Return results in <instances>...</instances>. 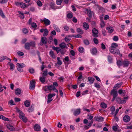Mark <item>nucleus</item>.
Listing matches in <instances>:
<instances>
[{
  "label": "nucleus",
  "instance_id": "1",
  "mask_svg": "<svg viewBox=\"0 0 132 132\" xmlns=\"http://www.w3.org/2000/svg\"><path fill=\"white\" fill-rule=\"evenodd\" d=\"M35 43L34 41H31L30 43L27 42L24 45V48L27 50H29L30 49V46L35 47Z\"/></svg>",
  "mask_w": 132,
  "mask_h": 132
},
{
  "label": "nucleus",
  "instance_id": "2",
  "mask_svg": "<svg viewBox=\"0 0 132 132\" xmlns=\"http://www.w3.org/2000/svg\"><path fill=\"white\" fill-rule=\"evenodd\" d=\"M110 94L111 95H112L113 96V97L112 100V101L113 102L115 100L116 98L118 96V94L117 93V91L115 89H113L111 90Z\"/></svg>",
  "mask_w": 132,
  "mask_h": 132
},
{
  "label": "nucleus",
  "instance_id": "3",
  "mask_svg": "<svg viewBox=\"0 0 132 132\" xmlns=\"http://www.w3.org/2000/svg\"><path fill=\"white\" fill-rule=\"evenodd\" d=\"M109 50L110 52L112 53L116 54H118L120 56H122V54H120V52L119 49H109Z\"/></svg>",
  "mask_w": 132,
  "mask_h": 132
},
{
  "label": "nucleus",
  "instance_id": "4",
  "mask_svg": "<svg viewBox=\"0 0 132 132\" xmlns=\"http://www.w3.org/2000/svg\"><path fill=\"white\" fill-rule=\"evenodd\" d=\"M19 117L24 122H26L27 121V118L24 116V114L22 112H21L19 114Z\"/></svg>",
  "mask_w": 132,
  "mask_h": 132
},
{
  "label": "nucleus",
  "instance_id": "5",
  "mask_svg": "<svg viewBox=\"0 0 132 132\" xmlns=\"http://www.w3.org/2000/svg\"><path fill=\"white\" fill-rule=\"evenodd\" d=\"M40 21L43 23L44 22V24L46 26H48L51 23V22L48 19L45 18L43 19H41Z\"/></svg>",
  "mask_w": 132,
  "mask_h": 132
},
{
  "label": "nucleus",
  "instance_id": "6",
  "mask_svg": "<svg viewBox=\"0 0 132 132\" xmlns=\"http://www.w3.org/2000/svg\"><path fill=\"white\" fill-rule=\"evenodd\" d=\"M35 82L34 81L31 80L30 81L29 88L31 90H33L35 88Z\"/></svg>",
  "mask_w": 132,
  "mask_h": 132
},
{
  "label": "nucleus",
  "instance_id": "7",
  "mask_svg": "<svg viewBox=\"0 0 132 132\" xmlns=\"http://www.w3.org/2000/svg\"><path fill=\"white\" fill-rule=\"evenodd\" d=\"M41 42L40 43V45L42 46L43 44H46L47 42V38L46 37H42L41 38Z\"/></svg>",
  "mask_w": 132,
  "mask_h": 132
},
{
  "label": "nucleus",
  "instance_id": "8",
  "mask_svg": "<svg viewBox=\"0 0 132 132\" xmlns=\"http://www.w3.org/2000/svg\"><path fill=\"white\" fill-rule=\"evenodd\" d=\"M92 32L93 36L94 37H98L97 34L98 33V31L97 29L95 28H93L92 30Z\"/></svg>",
  "mask_w": 132,
  "mask_h": 132
},
{
  "label": "nucleus",
  "instance_id": "9",
  "mask_svg": "<svg viewBox=\"0 0 132 132\" xmlns=\"http://www.w3.org/2000/svg\"><path fill=\"white\" fill-rule=\"evenodd\" d=\"M130 119V117L127 115H125L123 117V120L125 122H128L129 121Z\"/></svg>",
  "mask_w": 132,
  "mask_h": 132
},
{
  "label": "nucleus",
  "instance_id": "10",
  "mask_svg": "<svg viewBox=\"0 0 132 132\" xmlns=\"http://www.w3.org/2000/svg\"><path fill=\"white\" fill-rule=\"evenodd\" d=\"M90 52L92 55H96L97 53V50L96 48H93L90 50Z\"/></svg>",
  "mask_w": 132,
  "mask_h": 132
},
{
  "label": "nucleus",
  "instance_id": "11",
  "mask_svg": "<svg viewBox=\"0 0 132 132\" xmlns=\"http://www.w3.org/2000/svg\"><path fill=\"white\" fill-rule=\"evenodd\" d=\"M94 118L97 121H103L104 118L102 117H94Z\"/></svg>",
  "mask_w": 132,
  "mask_h": 132
},
{
  "label": "nucleus",
  "instance_id": "12",
  "mask_svg": "<svg viewBox=\"0 0 132 132\" xmlns=\"http://www.w3.org/2000/svg\"><path fill=\"white\" fill-rule=\"evenodd\" d=\"M34 129L35 131H39L40 129V127L39 125L36 124L34 126Z\"/></svg>",
  "mask_w": 132,
  "mask_h": 132
},
{
  "label": "nucleus",
  "instance_id": "13",
  "mask_svg": "<svg viewBox=\"0 0 132 132\" xmlns=\"http://www.w3.org/2000/svg\"><path fill=\"white\" fill-rule=\"evenodd\" d=\"M52 97V96L51 94H48L47 96L48 100L47 101V104H49L52 100V99H51Z\"/></svg>",
  "mask_w": 132,
  "mask_h": 132
},
{
  "label": "nucleus",
  "instance_id": "14",
  "mask_svg": "<svg viewBox=\"0 0 132 132\" xmlns=\"http://www.w3.org/2000/svg\"><path fill=\"white\" fill-rule=\"evenodd\" d=\"M122 82L118 83L116 84L113 87V89H118L120 87L122 84Z\"/></svg>",
  "mask_w": 132,
  "mask_h": 132
},
{
  "label": "nucleus",
  "instance_id": "15",
  "mask_svg": "<svg viewBox=\"0 0 132 132\" xmlns=\"http://www.w3.org/2000/svg\"><path fill=\"white\" fill-rule=\"evenodd\" d=\"M80 112V109H77L75 110L73 113V114L75 116L78 115Z\"/></svg>",
  "mask_w": 132,
  "mask_h": 132
},
{
  "label": "nucleus",
  "instance_id": "16",
  "mask_svg": "<svg viewBox=\"0 0 132 132\" xmlns=\"http://www.w3.org/2000/svg\"><path fill=\"white\" fill-rule=\"evenodd\" d=\"M129 62V61H124L122 62V65L124 67H128V66Z\"/></svg>",
  "mask_w": 132,
  "mask_h": 132
},
{
  "label": "nucleus",
  "instance_id": "17",
  "mask_svg": "<svg viewBox=\"0 0 132 132\" xmlns=\"http://www.w3.org/2000/svg\"><path fill=\"white\" fill-rule=\"evenodd\" d=\"M43 72H41L40 74L42 75V76L46 77L48 75V71L47 69H45L42 71Z\"/></svg>",
  "mask_w": 132,
  "mask_h": 132
},
{
  "label": "nucleus",
  "instance_id": "18",
  "mask_svg": "<svg viewBox=\"0 0 132 132\" xmlns=\"http://www.w3.org/2000/svg\"><path fill=\"white\" fill-rule=\"evenodd\" d=\"M118 46V44L115 43H113L111 44V46L109 47V49H114L116 48Z\"/></svg>",
  "mask_w": 132,
  "mask_h": 132
},
{
  "label": "nucleus",
  "instance_id": "19",
  "mask_svg": "<svg viewBox=\"0 0 132 132\" xmlns=\"http://www.w3.org/2000/svg\"><path fill=\"white\" fill-rule=\"evenodd\" d=\"M21 93V91L19 88H17L15 90V94L17 95H20Z\"/></svg>",
  "mask_w": 132,
  "mask_h": 132
},
{
  "label": "nucleus",
  "instance_id": "20",
  "mask_svg": "<svg viewBox=\"0 0 132 132\" xmlns=\"http://www.w3.org/2000/svg\"><path fill=\"white\" fill-rule=\"evenodd\" d=\"M60 58L59 57H57V63L56 64L55 66H56V67H57V64H58L60 65H61L62 64V62L60 60Z\"/></svg>",
  "mask_w": 132,
  "mask_h": 132
},
{
  "label": "nucleus",
  "instance_id": "21",
  "mask_svg": "<svg viewBox=\"0 0 132 132\" xmlns=\"http://www.w3.org/2000/svg\"><path fill=\"white\" fill-rule=\"evenodd\" d=\"M83 26L85 30H87L89 28V26L88 24L86 22H84L83 24Z\"/></svg>",
  "mask_w": 132,
  "mask_h": 132
},
{
  "label": "nucleus",
  "instance_id": "22",
  "mask_svg": "<svg viewBox=\"0 0 132 132\" xmlns=\"http://www.w3.org/2000/svg\"><path fill=\"white\" fill-rule=\"evenodd\" d=\"M24 103L25 106L26 107H28L30 105V102L29 100H26Z\"/></svg>",
  "mask_w": 132,
  "mask_h": 132
},
{
  "label": "nucleus",
  "instance_id": "23",
  "mask_svg": "<svg viewBox=\"0 0 132 132\" xmlns=\"http://www.w3.org/2000/svg\"><path fill=\"white\" fill-rule=\"evenodd\" d=\"M59 46L61 49H63L66 47V44L65 43L62 42L59 44Z\"/></svg>",
  "mask_w": 132,
  "mask_h": 132
},
{
  "label": "nucleus",
  "instance_id": "24",
  "mask_svg": "<svg viewBox=\"0 0 132 132\" xmlns=\"http://www.w3.org/2000/svg\"><path fill=\"white\" fill-rule=\"evenodd\" d=\"M7 127L8 129L11 131H13L14 130V128L12 125H7Z\"/></svg>",
  "mask_w": 132,
  "mask_h": 132
},
{
  "label": "nucleus",
  "instance_id": "25",
  "mask_svg": "<svg viewBox=\"0 0 132 132\" xmlns=\"http://www.w3.org/2000/svg\"><path fill=\"white\" fill-rule=\"evenodd\" d=\"M88 79L90 81V84H93L95 80V79L94 78L90 77H88Z\"/></svg>",
  "mask_w": 132,
  "mask_h": 132
},
{
  "label": "nucleus",
  "instance_id": "26",
  "mask_svg": "<svg viewBox=\"0 0 132 132\" xmlns=\"http://www.w3.org/2000/svg\"><path fill=\"white\" fill-rule=\"evenodd\" d=\"M48 86V91L54 90V89H55V87L52 85H50Z\"/></svg>",
  "mask_w": 132,
  "mask_h": 132
},
{
  "label": "nucleus",
  "instance_id": "27",
  "mask_svg": "<svg viewBox=\"0 0 132 132\" xmlns=\"http://www.w3.org/2000/svg\"><path fill=\"white\" fill-rule=\"evenodd\" d=\"M9 64V65L10 66V69L11 70H13L15 68L14 65L11 62H10L8 63V64Z\"/></svg>",
  "mask_w": 132,
  "mask_h": 132
},
{
  "label": "nucleus",
  "instance_id": "28",
  "mask_svg": "<svg viewBox=\"0 0 132 132\" xmlns=\"http://www.w3.org/2000/svg\"><path fill=\"white\" fill-rule=\"evenodd\" d=\"M34 105H31V106L28 109V111L29 112H31L34 111Z\"/></svg>",
  "mask_w": 132,
  "mask_h": 132
},
{
  "label": "nucleus",
  "instance_id": "29",
  "mask_svg": "<svg viewBox=\"0 0 132 132\" xmlns=\"http://www.w3.org/2000/svg\"><path fill=\"white\" fill-rule=\"evenodd\" d=\"M107 58L108 62L110 63H112L113 61L112 56L109 55L108 56Z\"/></svg>",
  "mask_w": 132,
  "mask_h": 132
},
{
  "label": "nucleus",
  "instance_id": "30",
  "mask_svg": "<svg viewBox=\"0 0 132 132\" xmlns=\"http://www.w3.org/2000/svg\"><path fill=\"white\" fill-rule=\"evenodd\" d=\"M45 77L43 76L40 77L39 78L40 81L42 83H44L45 81Z\"/></svg>",
  "mask_w": 132,
  "mask_h": 132
},
{
  "label": "nucleus",
  "instance_id": "31",
  "mask_svg": "<svg viewBox=\"0 0 132 132\" xmlns=\"http://www.w3.org/2000/svg\"><path fill=\"white\" fill-rule=\"evenodd\" d=\"M106 29L110 33H111L113 31L114 29L111 27H108Z\"/></svg>",
  "mask_w": 132,
  "mask_h": 132
},
{
  "label": "nucleus",
  "instance_id": "32",
  "mask_svg": "<svg viewBox=\"0 0 132 132\" xmlns=\"http://www.w3.org/2000/svg\"><path fill=\"white\" fill-rule=\"evenodd\" d=\"M86 11L89 17L91 18L92 17V14L91 11L88 9L86 10Z\"/></svg>",
  "mask_w": 132,
  "mask_h": 132
},
{
  "label": "nucleus",
  "instance_id": "33",
  "mask_svg": "<svg viewBox=\"0 0 132 132\" xmlns=\"http://www.w3.org/2000/svg\"><path fill=\"white\" fill-rule=\"evenodd\" d=\"M49 54L50 56L53 58H55V56L53 52L51 50Z\"/></svg>",
  "mask_w": 132,
  "mask_h": 132
},
{
  "label": "nucleus",
  "instance_id": "34",
  "mask_svg": "<svg viewBox=\"0 0 132 132\" xmlns=\"http://www.w3.org/2000/svg\"><path fill=\"white\" fill-rule=\"evenodd\" d=\"M18 66V67L21 68H23L25 67V65L23 63H17L16 64Z\"/></svg>",
  "mask_w": 132,
  "mask_h": 132
},
{
  "label": "nucleus",
  "instance_id": "35",
  "mask_svg": "<svg viewBox=\"0 0 132 132\" xmlns=\"http://www.w3.org/2000/svg\"><path fill=\"white\" fill-rule=\"evenodd\" d=\"M77 32L80 34H82L83 33V30L79 28H78L77 29Z\"/></svg>",
  "mask_w": 132,
  "mask_h": 132
},
{
  "label": "nucleus",
  "instance_id": "36",
  "mask_svg": "<svg viewBox=\"0 0 132 132\" xmlns=\"http://www.w3.org/2000/svg\"><path fill=\"white\" fill-rule=\"evenodd\" d=\"M55 4L54 3L51 2L50 3V6L51 7L52 9L55 10V9L54 6Z\"/></svg>",
  "mask_w": 132,
  "mask_h": 132
},
{
  "label": "nucleus",
  "instance_id": "37",
  "mask_svg": "<svg viewBox=\"0 0 132 132\" xmlns=\"http://www.w3.org/2000/svg\"><path fill=\"white\" fill-rule=\"evenodd\" d=\"M48 31L47 29H45V31L43 34V35L44 36H46L48 35Z\"/></svg>",
  "mask_w": 132,
  "mask_h": 132
},
{
  "label": "nucleus",
  "instance_id": "38",
  "mask_svg": "<svg viewBox=\"0 0 132 132\" xmlns=\"http://www.w3.org/2000/svg\"><path fill=\"white\" fill-rule=\"evenodd\" d=\"M0 15L3 18L5 17V16L4 15L3 12L2 10H0Z\"/></svg>",
  "mask_w": 132,
  "mask_h": 132
},
{
  "label": "nucleus",
  "instance_id": "39",
  "mask_svg": "<svg viewBox=\"0 0 132 132\" xmlns=\"http://www.w3.org/2000/svg\"><path fill=\"white\" fill-rule=\"evenodd\" d=\"M101 106L103 108H106L107 106V105L104 103L102 102L101 104Z\"/></svg>",
  "mask_w": 132,
  "mask_h": 132
},
{
  "label": "nucleus",
  "instance_id": "40",
  "mask_svg": "<svg viewBox=\"0 0 132 132\" xmlns=\"http://www.w3.org/2000/svg\"><path fill=\"white\" fill-rule=\"evenodd\" d=\"M83 42L84 44L86 45H88L89 44V42L88 40L86 39L83 40Z\"/></svg>",
  "mask_w": 132,
  "mask_h": 132
},
{
  "label": "nucleus",
  "instance_id": "41",
  "mask_svg": "<svg viewBox=\"0 0 132 132\" xmlns=\"http://www.w3.org/2000/svg\"><path fill=\"white\" fill-rule=\"evenodd\" d=\"M67 16L68 18L71 19L73 16V14L72 13H69L67 14Z\"/></svg>",
  "mask_w": 132,
  "mask_h": 132
},
{
  "label": "nucleus",
  "instance_id": "42",
  "mask_svg": "<svg viewBox=\"0 0 132 132\" xmlns=\"http://www.w3.org/2000/svg\"><path fill=\"white\" fill-rule=\"evenodd\" d=\"M79 51L80 53H83L84 52V49L83 47H80L79 48Z\"/></svg>",
  "mask_w": 132,
  "mask_h": 132
},
{
  "label": "nucleus",
  "instance_id": "43",
  "mask_svg": "<svg viewBox=\"0 0 132 132\" xmlns=\"http://www.w3.org/2000/svg\"><path fill=\"white\" fill-rule=\"evenodd\" d=\"M54 29L56 31L60 32V30L59 28L58 27L56 26L55 25L54 26Z\"/></svg>",
  "mask_w": 132,
  "mask_h": 132
},
{
  "label": "nucleus",
  "instance_id": "44",
  "mask_svg": "<svg viewBox=\"0 0 132 132\" xmlns=\"http://www.w3.org/2000/svg\"><path fill=\"white\" fill-rule=\"evenodd\" d=\"M117 63L118 66H121L122 65V62H121L120 60L117 61Z\"/></svg>",
  "mask_w": 132,
  "mask_h": 132
},
{
  "label": "nucleus",
  "instance_id": "45",
  "mask_svg": "<svg viewBox=\"0 0 132 132\" xmlns=\"http://www.w3.org/2000/svg\"><path fill=\"white\" fill-rule=\"evenodd\" d=\"M20 6L22 8H24L26 7V4L23 3H20Z\"/></svg>",
  "mask_w": 132,
  "mask_h": 132
},
{
  "label": "nucleus",
  "instance_id": "46",
  "mask_svg": "<svg viewBox=\"0 0 132 132\" xmlns=\"http://www.w3.org/2000/svg\"><path fill=\"white\" fill-rule=\"evenodd\" d=\"M6 58H7V57L6 56H1L0 58V61L1 62H2L4 60L6 59Z\"/></svg>",
  "mask_w": 132,
  "mask_h": 132
},
{
  "label": "nucleus",
  "instance_id": "47",
  "mask_svg": "<svg viewBox=\"0 0 132 132\" xmlns=\"http://www.w3.org/2000/svg\"><path fill=\"white\" fill-rule=\"evenodd\" d=\"M29 72L31 73H33L35 72V70L34 69L32 68H30L29 70Z\"/></svg>",
  "mask_w": 132,
  "mask_h": 132
},
{
  "label": "nucleus",
  "instance_id": "48",
  "mask_svg": "<svg viewBox=\"0 0 132 132\" xmlns=\"http://www.w3.org/2000/svg\"><path fill=\"white\" fill-rule=\"evenodd\" d=\"M116 101L117 102L119 103H121V100L120 97H117L116 98Z\"/></svg>",
  "mask_w": 132,
  "mask_h": 132
},
{
  "label": "nucleus",
  "instance_id": "49",
  "mask_svg": "<svg viewBox=\"0 0 132 132\" xmlns=\"http://www.w3.org/2000/svg\"><path fill=\"white\" fill-rule=\"evenodd\" d=\"M1 117H2L1 118H2L3 120L4 121H9V119L8 118H6L5 117L3 116L2 115H1Z\"/></svg>",
  "mask_w": 132,
  "mask_h": 132
},
{
  "label": "nucleus",
  "instance_id": "50",
  "mask_svg": "<svg viewBox=\"0 0 132 132\" xmlns=\"http://www.w3.org/2000/svg\"><path fill=\"white\" fill-rule=\"evenodd\" d=\"M31 27L33 28H36L37 27V25L35 23L33 22L31 24Z\"/></svg>",
  "mask_w": 132,
  "mask_h": 132
},
{
  "label": "nucleus",
  "instance_id": "51",
  "mask_svg": "<svg viewBox=\"0 0 132 132\" xmlns=\"http://www.w3.org/2000/svg\"><path fill=\"white\" fill-rule=\"evenodd\" d=\"M53 41V37L52 36H51L48 39V43L49 44H50Z\"/></svg>",
  "mask_w": 132,
  "mask_h": 132
},
{
  "label": "nucleus",
  "instance_id": "52",
  "mask_svg": "<svg viewBox=\"0 0 132 132\" xmlns=\"http://www.w3.org/2000/svg\"><path fill=\"white\" fill-rule=\"evenodd\" d=\"M63 0H57L56 1V3L57 5H60Z\"/></svg>",
  "mask_w": 132,
  "mask_h": 132
},
{
  "label": "nucleus",
  "instance_id": "53",
  "mask_svg": "<svg viewBox=\"0 0 132 132\" xmlns=\"http://www.w3.org/2000/svg\"><path fill=\"white\" fill-rule=\"evenodd\" d=\"M94 42L96 44H97L98 43V39L95 38H94L93 39Z\"/></svg>",
  "mask_w": 132,
  "mask_h": 132
},
{
  "label": "nucleus",
  "instance_id": "54",
  "mask_svg": "<svg viewBox=\"0 0 132 132\" xmlns=\"http://www.w3.org/2000/svg\"><path fill=\"white\" fill-rule=\"evenodd\" d=\"M101 27L102 28L104 27L105 25V23L103 21H101L100 24Z\"/></svg>",
  "mask_w": 132,
  "mask_h": 132
},
{
  "label": "nucleus",
  "instance_id": "55",
  "mask_svg": "<svg viewBox=\"0 0 132 132\" xmlns=\"http://www.w3.org/2000/svg\"><path fill=\"white\" fill-rule=\"evenodd\" d=\"M71 40V39L69 38L68 37H66L65 38V40L67 42H69Z\"/></svg>",
  "mask_w": 132,
  "mask_h": 132
},
{
  "label": "nucleus",
  "instance_id": "56",
  "mask_svg": "<svg viewBox=\"0 0 132 132\" xmlns=\"http://www.w3.org/2000/svg\"><path fill=\"white\" fill-rule=\"evenodd\" d=\"M66 52V50H62L60 49V52L62 55H64L65 54Z\"/></svg>",
  "mask_w": 132,
  "mask_h": 132
},
{
  "label": "nucleus",
  "instance_id": "57",
  "mask_svg": "<svg viewBox=\"0 0 132 132\" xmlns=\"http://www.w3.org/2000/svg\"><path fill=\"white\" fill-rule=\"evenodd\" d=\"M70 53L72 56H74L75 55V52L73 50H71L70 51Z\"/></svg>",
  "mask_w": 132,
  "mask_h": 132
},
{
  "label": "nucleus",
  "instance_id": "58",
  "mask_svg": "<svg viewBox=\"0 0 132 132\" xmlns=\"http://www.w3.org/2000/svg\"><path fill=\"white\" fill-rule=\"evenodd\" d=\"M37 3L38 5L39 6H42V3L40 1H38Z\"/></svg>",
  "mask_w": 132,
  "mask_h": 132
},
{
  "label": "nucleus",
  "instance_id": "59",
  "mask_svg": "<svg viewBox=\"0 0 132 132\" xmlns=\"http://www.w3.org/2000/svg\"><path fill=\"white\" fill-rule=\"evenodd\" d=\"M24 34H26L28 32V30L26 28H24L22 30Z\"/></svg>",
  "mask_w": 132,
  "mask_h": 132
},
{
  "label": "nucleus",
  "instance_id": "60",
  "mask_svg": "<svg viewBox=\"0 0 132 132\" xmlns=\"http://www.w3.org/2000/svg\"><path fill=\"white\" fill-rule=\"evenodd\" d=\"M19 56H22L24 55L23 53L20 51H19L17 52Z\"/></svg>",
  "mask_w": 132,
  "mask_h": 132
},
{
  "label": "nucleus",
  "instance_id": "61",
  "mask_svg": "<svg viewBox=\"0 0 132 132\" xmlns=\"http://www.w3.org/2000/svg\"><path fill=\"white\" fill-rule=\"evenodd\" d=\"M113 40L114 41H117L118 40V37L117 36H115L113 38Z\"/></svg>",
  "mask_w": 132,
  "mask_h": 132
},
{
  "label": "nucleus",
  "instance_id": "62",
  "mask_svg": "<svg viewBox=\"0 0 132 132\" xmlns=\"http://www.w3.org/2000/svg\"><path fill=\"white\" fill-rule=\"evenodd\" d=\"M94 85L95 87L97 88H100V85L97 83H95L94 84Z\"/></svg>",
  "mask_w": 132,
  "mask_h": 132
},
{
  "label": "nucleus",
  "instance_id": "63",
  "mask_svg": "<svg viewBox=\"0 0 132 132\" xmlns=\"http://www.w3.org/2000/svg\"><path fill=\"white\" fill-rule=\"evenodd\" d=\"M59 92L60 93V96L62 97H63V94L62 90L61 89H60L59 90Z\"/></svg>",
  "mask_w": 132,
  "mask_h": 132
},
{
  "label": "nucleus",
  "instance_id": "64",
  "mask_svg": "<svg viewBox=\"0 0 132 132\" xmlns=\"http://www.w3.org/2000/svg\"><path fill=\"white\" fill-rule=\"evenodd\" d=\"M53 42L55 45H56L57 44V40L56 38H54L53 39Z\"/></svg>",
  "mask_w": 132,
  "mask_h": 132
}]
</instances>
